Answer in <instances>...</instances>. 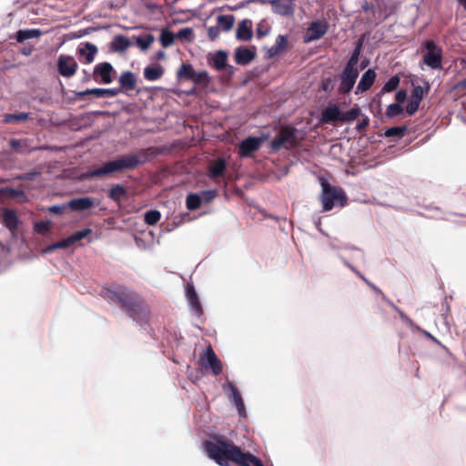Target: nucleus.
<instances>
[{
	"label": "nucleus",
	"mask_w": 466,
	"mask_h": 466,
	"mask_svg": "<svg viewBox=\"0 0 466 466\" xmlns=\"http://www.w3.org/2000/svg\"><path fill=\"white\" fill-rule=\"evenodd\" d=\"M101 296L109 304L117 306L133 320L140 323L148 320L150 308L135 289L125 285L112 284L102 288Z\"/></svg>",
	"instance_id": "obj_1"
},
{
	"label": "nucleus",
	"mask_w": 466,
	"mask_h": 466,
	"mask_svg": "<svg viewBox=\"0 0 466 466\" xmlns=\"http://www.w3.org/2000/svg\"><path fill=\"white\" fill-rule=\"evenodd\" d=\"M203 446L208 456L220 466H229L231 462L237 466H264L259 458L243 451L223 436H215L212 441H204Z\"/></svg>",
	"instance_id": "obj_2"
},
{
	"label": "nucleus",
	"mask_w": 466,
	"mask_h": 466,
	"mask_svg": "<svg viewBox=\"0 0 466 466\" xmlns=\"http://www.w3.org/2000/svg\"><path fill=\"white\" fill-rule=\"evenodd\" d=\"M148 159L147 151L141 149L136 153L120 155L113 160L105 162L98 167L92 168L82 175L85 179L101 178L114 173L133 170L146 163Z\"/></svg>",
	"instance_id": "obj_3"
},
{
	"label": "nucleus",
	"mask_w": 466,
	"mask_h": 466,
	"mask_svg": "<svg viewBox=\"0 0 466 466\" xmlns=\"http://www.w3.org/2000/svg\"><path fill=\"white\" fill-rule=\"evenodd\" d=\"M321 203L324 211L331 210L337 201L340 206L347 202L346 195L342 188L331 186L329 182L323 181Z\"/></svg>",
	"instance_id": "obj_4"
},
{
	"label": "nucleus",
	"mask_w": 466,
	"mask_h": 466,
	"mask_svg": "<svg viewBox=\"0 0 466 466\" xmlns=\"http://www.w3.org/2000/svg\"><path fill=\"white\" fill-rule=\"evenodd\" d=\"M297 129L293 127H282L279 135L274 137L270 143L272 151H278L281 147L292 148L297 147L298 139L296 137Z\"/></svg>",
	"instance_id": "obj_5"
},
{
	"label": "nucleus",
	"mask_w": 466,
	"mask_h": 466,
	"mask_svg": "<svg viewBox=\"0 0 466 466\" xmlns=\"http://www.w3.org/2000/svg\"><path fill=\"white\" fill-rule=\"evenodd\" d=\"M426 53L423 55V63L431 69H441L442 62V49L433 40H427L423 44Z\"/></svg>",
	"instance_id": "obj_6"
},
{
	"label": "nucleus",
	"mask_w": 466,
	"mask_h": 466,
	"mask_svg": "<svg viewBox=\"0 0 466 466\" xmlns=\"http://www.w3.org/2000/svg\"><path fill=\"white\" fill-rule=\"evenodd\" d=\"M359 75L360 69L358 67L345 66L339 76L340 83L338 87L339 94H349L354 87V85L356 84Z\"/></svg>",
	"instance_id": "obj_7"
},
{
	"label": "nucleus",
	"mask_w": 466,
	"mask_h": 466,
	"mask_svg": "<svg viewBox=\"0 0 466 466\" xmlns=\"http://www.w3.org/2000/svg\"><path fill=\"white\" fill-rule=\"evenodd\" d=\"M199 363L202 367L212 370L213 375L218 376L222 372L223 365L221 360L216 355L211 346H208L199 359Z\"/></svg>",
	"instance_id": "obj_8"
},
{
	"label": "nucleus",
	"mask_w": 466,
	"mask_h": 466,
	"mask_svg": "<svg viewBox=\"0 0 466 466\" xmlns=\"http://www.w3.org/2000/svg\"><path fill=\"white\" fill-rule=\"evenodd\" d=\"M114 74L116 71L113 66L108 62H102L95 66L93 78L98 83L110 84L114 80Z\"/></svg>",
	"instance_id": "obj_9"
},
{
	"label": "nucleus",
	"mask_w": 466,
	"mask_h": 466,
	"mask_svg": "<svg viewBox=\"0 0 466 466\" xmlns=\"http://www.w3.org/2000/svg\"><path fill=\"white\" fill-rule=\"evenodd\" d=\"M263 137H248L243 141H241L238 145V155L241 157H248L253 153L257 152L261 143L263 142Z\"/></svg>",
	"instance_id": "obj_10"
},
{
	"label": "nucleus",
	"mask_w": 466,
	"mask_h": 466,
	"mask_svg": "<svg viewBox=\"0 0 466 466\" xmlns=\"http://www.w3.org/2000/svg\"><path fill=\"white\" fill-rule=\"evenodd\" d=\"M329 27V25L327 21H313L308 27L305 42H311L321 38L328 32Z\"/></svg>",
	"instance_id": "obj_11"
},
{
	"label": "nucleus",
	"mask_w": 466,
	"mask_h": 466,
	"mask_svg": "<svg viewBox=\"0 0 466 466\" xmlns=\"http://www.w3.org/2000/svg\"><path fill=\"white\" fill-rule=\"evenodd\" d=\"M77 63L75 58L69 56H60L57 61V70L65 77H71L77 69Z\"/></svg>",
	"instance_id": "obj_12"
},
{
	"label": "nucleus",
	"mask_w": 466,
	"mask_h": 466,
	"mask_svg": "<svg viewBox=\"0 0 466 466\" xmlns=\"http://www.w3.org/2000/svg\"><path fill=\"white\" fill-rule=\"evenodd\" d=\"M257 56L256 47L239 46L236 48L234 60L238 65L246 66L253 61Z\"/></svg>",
	"instance_id": "obj_13"
},
{
	"label": "nucleus",
	"mask_w": 466,
	"mask_h": 466,
	"mask_svg": "<svg viewBox=\"0 0 466 466\" xmlns=\"http://www.w3.org/2000/svg\"><path fill=\"white\" fill-rule=\"evenodd\" d=\"M377 77V74L373 69H368L360 77V82L357 85L355 94H362L370 89L373 86Z\"/></svg>",
	"instance_id": "obj_14"
},
{
	"label": "nucleus",
	"mask_w": 466,
	"mask_h": 466,
	"mask_svg": "<svg viewBox=\"0 0 466 466\" xmlns=\"http://www.w3.org/2000/svg\"><path fill=\"white\" fill-rule=\"evenodd\" d=\"M271 5L274 13L278 15L290 16L294 14V0H273Z\"/></svg>",
	"instance_id": "obj_15"
},
{
	"label": "nucleus",
	"mask_w": 466,
	"mask_h": 466,
	"mask_svg": "<svg viewBox=\"0 0 466 466\" xmlns=\"http://www.w3.org/2000/svg\"><path fill=\"white\" fill-rule=\"evenodd\" d=\"M92 233L91 228H84L82 230L76 231L71 236H69L66 238H63L60 241H57V247L58 248H67L74 245L75 243L80 241L81 239L85 238L88 235Z\"/></svg>",
	"instance_id": "obj_16"
},
{
	"label": "nucleus",
	"mask_w": 466,
	"mask_h": 466,
	"mask_svg": "<svg viewBox=\"0 0 466 466\" xmlns=\"http://www.w3.org/2000/svg\"><path fill=\"white\" fill-rule=\"evenodd\" d=\"M186 293L191 309L198 317H200L203 314V309L194 286L187 284L186 288Z\"/></svg>",
	"instance_id": "obj_17"
},
{
	"label": "nucleus",
	"mask_w": 466,
	"mask_h": 466,
	"mask_svg": "<svg viewBox=\"0 0 466 466\" xmlns=\"http://www.w3.org/2000/svg\"><path fill=\"white\" fill-rule=\"evenodd\" d=\"M118 83L120 85L119 89H121V92L127 93L136 89L137 77L133 72L124 71L119 76Z\"/></svg>",
	"instance_id": "obj_18"
},
{
	"label": "nucleus",
	"mask_w": 466,
	"mask_h": 466,
	"mask_svg": "<svg viewBox=\"0 0 466 466\" xmlns=\"http://www.w3.org/2000/svg\"><path fill=\"white\" fill-rule=\"evenodd\" d=\"M95 206L93 198L89 197L73 198L67 202V207L73 211H85Z\"/></svg>",
	"instance_id": "obj_19"
},
{
	"label": "nucleus",
	"mask_w": 466,
	"mask_h": 466,
	"mask_svg": "<svg viewBox=\"0 0 466 466\" xmlns=\"http://www.w3.org/2000/svg\"><path fill=\"white\" fill-rule=\"evenodd\" d=\"M341 112L335 104L328 106L321 112L320 121L322 123L340 122Z\"/></svg>",
	"instance_id": "obj_20"
},
{
	"label": "nucleus",
	"mask_w": 466,
	"mask_h": 466,
	"mask_svg": "<svg viewBox=\"0 0 466 466\" xmlns=\"http://www.w3.org/2000/svg\"><path fill=\"white\" fill-rule=\"evenodd\" d=\"M227 163L224 158L218 157L208 166V177L215 180L224 176Z\"/></svg>",
	"instance_id": "obj_21"
},
{
	"label": "nucleus",
	"mask_w": 466,
	"mask_h": 466,
	"mask_svg": "<svg viewBox=\"0 0 466 466\" xmlns=\"http://www.w3.org/2000/svg\"><path fill=\"white\" fill-rule=\"evenodd\" d=\"M227 61H228V55L224 51H218L212 56V66L216 70L221 71V70L225 69V70L228 71L229 73H232L233 66H228Z\"/></svg>",
	"instance_id": "obj_22"
},
{
	"label": "nucleus",
	"mask_w": 466,
	"mask_h": 466,
	"mask_svg": "<svg viewBox=\"0 0 466 466\" xmlns=\"http://www.w3.org/2000/svg\"><path fill=\"white\" fill-rule=\"evenodd\" d=\"M2 221L5 228H7L12 233L16 231L18 227V217L13 209L5 208L3 210Z\"/></svg>",
	"instance_id": "obj_23"
},
{
	"label": "nucleus",
	"mask_w": 466,
	"mask_h": 466,
	"mask_svg": "<svg viewBox=\"0 0 466 466\" xmlns=\"http://www.w3.org/2000/svg\"><path fill=\"white\" fill-rule=\"evenodd\" d=\"M252 23L248 19L241 21L238 26L236 37L240 41H249L252 38Z\"/></svg>",
	"instance_id": "obj_24"
},
{
	"label": "nucleus",
	"mask_w": 466,
	"mask_h": 466,
	"mask_svg": "<svg viewBox=\"0 0 466 466\" xmlns=\"http://www.w3.org/2000/svg\"><path fill=\"white\" fill-rule=\"evenodd\" d=\"M228 387L229 389V398L235 403L239 415H242L245 412V406L238 388L232 382H228Z\"/></svg>",
	"instance_id": "obj_25"
},
{
	"label": "nucleus",
	"mask_w": 466,
	"mask_h": 466,
	"mask_svg": "<svg viewBox=\"0 0 466 466\" xmlns=\"http://www.w3.org/2000/svg\"><path fill=\"white\" fill-rule=\"evenodd\" d=\"M41 35L40 29H20L10 38H15L18 43H23L27 39L39 37Z\"/></svg>",
	"instance_id": "obj_26"
},
{
	"label": "nucleus",
	"mask_w": 466,
	"mask_h": 466,
	"mask_svg": "<svg viewBox=\"0 0 466 466\" xmlns=\"http://www.w3.org/2000/svg\"><path fill=\"white\" fill-rule=\"evenodd\" d=\"M287 46H288V37L285 35H278L276 38L275 45L272 46L268 51V57H273V56L282 54L285 51V49L287 48Z\"/></svg>",
	"instance_id": "obj_27"
},
{
	"label": "nucleus",
	"mask_w": 466,
	"mask_h": 466,
	"mask_svg": "<svg viewBox=\"0 0 466 466\" xmlns=\"http://www.w3.org/2000/svg\"><path fill=\"white\" fill-rule=\"evenodd\" d=\"M127 197V191L122 185L116 184L111 187L108 191V198L116 203H120Z\"/></svg>",
	"instance_id": "obj_28"
},
{
	"label": "nucleus",
	"mask_w": 466,
	"mask_h": 466,
	"mask_svg": "<svg viewBox=\"0 0 466 466\" xmlns=\"http://www.w3.org/2000/svg\"><path fill=\"white\" fill-rule=\"evenodd\" d=\"M164 74V69L160 65L149 66L144 69V77L149 81L159 79Z\"/></svg>",
	"instance_id": "obj_29"
},
{
	"label": "nucleus",
	"mask_w": 466,
	"mask_h": 466,
	"mask_svg": "<svg viewBox=\"0 0 466 466\" xmlns=\"http://www.w3.org/2000/svg\"><path fill=\"white\" fill-rule=\"evenodd\" d=\"M79 55L84 56L86 59V63L90 64L94 61L95 56L97 53V47L87 42L85 44L83 48H79Z\"/></svg>",
	"instance_id": "obj_30"
},
{
	"label": "nucleus",
	"mask_w": 466,
	"mask_h": 466,
	"mask_svg": "<svg viewBox=\"0 0 466 466\" xmlns=\"http://www.w3.org/2000/svg\"><path fill=\"white\" fill-rule=\"evenodd\" d=\"M363 47V38H360L356 44L353 52L351 53L350 57L349 58L346 66H350L352 67H358V64L360 61V56Z\"/></svg>",
	"instance_id": "obj_31"
},
{
	"label": "nucleus",
	"mask_w": 466,
	"mask_h": 466,
	"mask_svg": "<svg viewBox=\"0 0 466 466\" xmlns=\"http://www.w3.org/2000/svg\"><path fill=\"white\" fill-rule=\"evenodd\" d=\"M235 22V17L232 15H220L217 17V23L219 29L229 31Z\"/></svg>",
	"instance_id": "obj_32"
},
{
	"label": "nucleus",
	"mask_w": 466,
	"mask_h": 466,
	"mask_svg": "<svg viewBox=\"0 0 466 466\" xmlns=\"http://www.w3.org/2000/svg\"><path fill=\"white\" fill-rule=\"evenodd\" d=\"M361 115V110L359 106H354L346 112H341L340 122L349 123L357 119Z\"/></svg>",
	"instance_id": "obj_33"
},
{
	"label": "nucleus",
	"mask_w": 466,
	"mask_h": 466,
	"mask_svg": "<svg viewBox=\"0 0 466 466\" xmlns=\"http://www.w3.org/2000/svg\"><path fill=\"white\" fill-rule=\"evenodd\" d=\"M129 46V39L124 35H116L112 41V46L115 50L125 51Z\"/></svg>",
	"instance_id": "obj_34"
},
{
	"label": "nucleus",
	"mask_w": 466,
	"mask_h": 466,
	"mask_svg": "<svg viewBox=\"0 0 466 466\" xmlns=\"http://www.w3.org/2000/svg\"><path fill=\"white\" fill-rule=\"evenodd\" d=\"M29 118L28 113L21 112L17 114H6L4 116L3 121L7 124L12 122H25Z\"/></svg>",
	"instance_id": "obj_35"
},
{
	"label": "nucleus",
	"mask_w": 466,
	"mask_h": 466,
	"mask_svg": "<svg viewBox=\"0 0 466 466\" xmlns=\"http://www.w3.org/2000/svg\"><path fill=\"white\" fill-rule=\"evenodd\" d=\"M201 205V198L198 194H188L186 199V206L188 210H196Z\"/></svg>",
	"instance_id": "obj_36"
},
{
	"label": "nucleus",
	"mask_w": 466,
	"mask_h": 466,
	"mask_svg": "<svg viewBox=\"0 0 466 466\" xmlns=\"http://www.w3.org/2000/svg\"><path fill=\"white\" fill-rule=\"evenodd\" d=\"M195 70L189 64H182L181 67L177 72V77L191 80L193 78Z\"/></svg>",
	"instance_id": "obj_37"
},
{
	"label": "nucleus",
	"mask_w": 466,
	"mask_h": 466,
	"mask_svg": "<svg viewBox=\"0 0 466 466\" xmlns=\"http://www.w3.org/2000/svg\"><path fill=\"white\" fill-rule=\"evenodd\" d=\"M192 82H194L196 85H202L204 86H207L210 82V78L207 71H195Z\"/></svg>",
	"instance_id": "obj_38"
},
{
	"label": "nucleus",
	"mask_w": 466,
	"mask_h": 466,
	"mask_svg": "<svg viewBox=\"0 0 466 466\" xmlns=\"http://www.w3.org/2000/svg\"><path fill=\"white\" fill-rule=\"evenodd\" d=\"M400 85V77L397 76H391L383 86L380 93H390L398 88Z\"/></svg>",
	"instance_id": "obj_39"
},
{
	"label": "nucleus",
	"mask_w": 466,
	"mask_h": 466,
	"mask_svg": "<svg viewBox=\"0 0 466 466\" xmlns=\"http://www.w3.org/2000/svg\"><path fill=\"white\" fill-rule=\"evenodd\" d=\"M161 218V214L158 210H149L145 213L144 220L147 225L153 226L157 224Z\"/></svg>",
	"instance_id": "obj_40"
},
{
	"label": "nucleus",
	"mask_w": 466,
	"mask_h": 466,
	"mask_svg": "<svg viewBox=\"0 0 466 466\" xmlns=\"http://www.w3.org/2000/svg\"><path fill=\"white\" fill-rule=\"evenodd\" d=\"M51 226H52V223L49 220L38 221V222L35 223L34 230L37 234L46 235L50 231Z\"/></svg>",
	"instance_id": "obj_41"
},
{
	"label": "nucleus",
	"mask_w": 466,
	"mask_h": 466,
	"mask_svg": "<svg viewBox=\"0 0 466 466\" xmlns=\"http://www.w3.org/2000/svg\"><path fill=\"white\" fill-rule=\"evenodd\" d=\"M344 264L350 268L358 277H360L365 283H367L370 287H371L377 293L380 294L382 298L385 299V295L382 293V291L374 286L372 283H370L356 268H354L352 265H350L349 262L344 261Z\"/></svg>",
	"instance_id": "obj_42"
},
{
	"label": "nucleus",
	"mask_w": 466,
	"mask_h": 466,
	"mask_svg": "<svg viewBox=\"0 0 466 466\" xmlns=\"http://www.w3.org/2000/svg\"><path fill=\"white\" fill-rule=\"evenodd\" d=\"M160 42L164 47L171 46L174 42V35L169 30H163L160 35Z\"/></svg>",
	"instance_id": "obj_43"
},
{
	"label": "nucleus",
	"mask_w": 466,
	"mask_h": 466,
	"mask_svg": "<svg viewBox=\"0 0 466 466\" xmlns=\"http://www.w3.org/2000/svg\"><path fill=\"white\" fill-rule=\"evenodd\" d=\"M402 107L398 103H392L390 106H388L386 110V116L388 117H394L400 115L402 112Z\"/></svg>",
	"instance_id": "obj_44"
},
{
	"label": "nucleus",
	"mask_w": 466,
	"mask_h": 466,
	"mask_svg": "<svg viewBox=\"0 0 466 466\" xmlns=\"http://www.w3.org/2000/svg\"><path fill=\"white\" fill-rule=\"evenodd\" d=\"M405 127H393L386 130V137H401L404 135Z\"/></svg>",
	"instance_id": "obj_45"
},
{
	"label": "nucleus",
	"mask_w": 466,
	"mask_h": 466,
	"mask_svg": "<svg viewBox=\"0 0 466 466\" xmlns=\"http://www.w3.org/2000/svg\"><path fill=\"white\" fill-rule=\"evenodd\" d=\"M192 35H193V30L190 27L182 28L177 34V37L181 40H183V39L190 40Z\"/></svg>",
	"instance_id": "obj_46"
},
{
	"label": "nucleus",
	"mask_w": 466,
	"mask_h": 466,
	"mask_svg": "<svg viewBox=\"0 0 466 466\" xmlns=\"http://www.w3.org/2000/svg\"><path fill=\"white\" fill-rule=\"evenodd\" d=\"M154 41V37L152 35H147L144 38L137 39V45L141 47V49H147Z\"/></svg>",
	"instance_id": "obj_47"
},
{
	"label": "nucleus",
	"mask_w": 466,
	"mask_h": 466,
	"mask_svg": "<svg viewBox=\"0 0 466 466\" xmlns=\"http://www.w3.org/2000/svg\"><path fill=\"white\" fill-rule=\"evenodd\" d=\"M424 95L423 87L420 86H414L411 93V99L420 102Z\"/></svg>",
	"instance_id": "obj_48"
},
{
	"label": "nucleus",
	"mask_w": 466,
	"mask_h": 466,
	"mask_svg": "<svg viewBox=\"0 0 466 466\" xmlns=\"http://www.w3.org/2000/svg\"><path fill=\"white\" fill-rule=\"evenodd\" d=\"M68 208L67 203L63 205H54L48 208V211L55 215H62Z\"/></svg>",
	"instance_id": "obj_49"
},
{
	"label": "nucleus",
	"mask_w": 466,
	"mask_h": 466,
	"mask_svg": "<svg viewBox=\"0 0 466 466\" xmlns=\"http://www.w3.org/2000/svg\"><path fill=\"white\" fill-rule=\"evenodd\" d=\"M420 102L411 99L406 106V112L409 115H413L419 108Z\"/></svg>",
	"instance_id": "obj_50"
},
{
	"label": "nucleus",
	"mask_w": 466,
	"mask_h": 466,
	"mask_svg": "<svg viewBox=\"0 0 466 466\" xmlns=\"http://www.w3.org/2000/svg\"><path fill=\"white\" fill-rule=\"evenodd\" d=\"M370 125V118L368 116H364L356 126L355 129L359 133H362L366 130V128Z\"/></svg>",
	"instance_id": "obj_51"
},
{
	"label": "nucleus",
	"mask_w": 466,
	"mask_h": 466,
	"mask_svg": "<svg viewBox=\"0 0 466 466\" xmlns=\"http://www.w3.org/2000/svg\"><path fill=\"white\" fill-rule=\"evenodd\" d=\"M121 93V89L119 88H103V97H114Z\"/></svg>",
	"instance_id": "obj_52"
},
{
	"label": "nucleus",
	"mask_w": 466,
	"mask_h": 466,
	"mask_svg": "<svg viewBox=\"0 0 466 466\" xmlns=\"http://www.w3.org/2000/svg\"><path fill=\"white\" fill-rule=\"evenodd\" d=\"M219 34H220V29L218 25L210 26L208 28V35L211 41H214L219 35Z\"/></svg>",
	"instance_id": "obj_53"
},
{
	"label": "nucleus",
	"mask_w": 466,
	"mask_h": 466,
	"mask_svg": "<svg viewBox=\"0 0 466 466\" xmlns=\"http://www.w3.org/2000/svg\"><path fill=\"white\" fill-rule=\"evenodd\" d=\"M90 96H92V94L90 92V89H86L85 91H80V92H75L74 93V98L76 100H83L86 97H89Z\"/></svg>",
	"instance_id": "obj_54"
},
{
	"label": "nucleus",
	"mask_w": 466,
	"mask_h": 466,
	"mask_svg": "<svg viewBox=\"0 0 466 466\" xmlns=\"http://www.w3.org/2000/svg\"><path fill=\"white\" fill-rule=\"evenodd\" d=\"M406 97H407V93L405 90H399L395 95V99L398 102V104L403 103L405 101Z\"/></svg>",
	"instance_id": "obj_55"
},
{
	"label": "nucleus",
	"mask_w": 466,
	"mask_h": 466,
	"mask_svg": "<svg viewBox=\"0 0 466 466\" xmlns=\"http://www.w3.org/2000/svg\"><path fill=\"white\" fill-rule=\"evenodd\" d=\"M34 48L32 46H24L21 49H20V53L24 56H30L33 52Z\"/></svg>",
	"instance_id": "obj_56"
},
{
	"label": "nucleus",
	"mask_w": 466,
	"mask_h": 466,
	"mask_svg": "<svg viewBox=\"0 0 466 466\" xmlns=\"http://www.w3.org/2000/svg\"><path fill=\"white\" fill-rule=\"evenodd\" d=\"M20 140L18 139H11L9 145L13 150L19 151L20 150Z\"/></svg>",
	"instance_id": "obj_57"
},
{
	"label": "nucleus",
	"mask_w": 466,
	"mask_h": 466,
	"mask_svg": "<svg viewBox=\"0 0 466 466\" xmlns=\"http://www.w3.org/2000/svg\"><path fill=\"white\" fill-rule=\"evenodd\" d=\"M330 86H331V79L329 77L326 78L321 83V89L323 91H329L330 88Z\"/></svg>",
	"instance_id": "obj_58"
},
{
	"label": "nucleus",
	"mask_w": 466,
	"mask_h": 466,
	"mask_svg": "<svg viewBox=\"0 0 466 466\" xmlns=\"http://www.w3.org/2000/svg\"><path fill=\"white\" fill-rule=\"evenodd\" d=\"M90 92L95 97H103V88H91Z\"/></svg>",
	"instance_id": "obj_59"
},
{
	"label": "nucleus",
	"mask_w": 466,
	"mask_h": 466,
	"mask_svg": "<svg viewBox=\"0 0 466 466\" xmlns=\"http://www.w3.org/2000/svg\"><path fill=\"white\" fill-rule=\"evenodd\" d=\"M56 249H58V247H57V243H56H56H53V244H51V245H49V246H47V247L44 249V252H45V253H51V252H53V251H54V250H56Z\"/></svg>",
	"instance_id": "obj_60"
},
{
	"label": "nucleus",
	"mask_w": 466,
	"mask_h": 466,
	"mask_svg": "<svg viewBox=\"0 0 466 466\" xmlns=\"http://www.w3.org/2000/svg\"><path fill=\"white\" fill-rule=\"evenodd\" d=\"M56 249H58V247H57V243H56H56H53V244H51V245H49V246H47V247L44 249V252H45V253H51V252H53V251H54V250H56Z\"/></svg>",
	"instance_id": "obj_61"
},
{
	"label": "nucleus",
	"mask_w": 466,
	"mask_h": 466,
	"mask_svg": "<svg viewBox=\"0 0 466 466\" xmlns=\"http://www.w3.org/2000/svg\"><path fill=\"white\" fill-rule=\"evenodd\" d=\"M20 195H23L22 191L17 190V189H14V188L9 189V197L15 198V197H18Z\"/></svg>",
	"instance_id": "obj_62"
},
{
	"label": "nucleus",
	"mask_w": 466,
	"mask_h": 466,
	"mask_svg": "<svg viewBox=\"0 0 466 466\" xmlns=\"http://www.w3.org/2000/svg\"><path fill=\"white\" fill-rule=\"evenodd\" d=\"M268 34V31H263L260 27L257 28V35L258 37H263Z\"/></svg>",
	"instance_id": "obj_63"
},
{
	"label": "nucleus",
	"mask_w": 466,
	"mask_h": 466,
	"mask_svg": "<svg viewBox=\"0 0 466 466\" xmlns=\"http://www.w3.org/2000/svg\"><path fill=\"white\" fill-rule=\"evenodd\" d=\"M369 65V60H362L360 62V70H363L364 68H366Z\"/></svg>",
	"instance_id": "obj_64"
}]
</instances>
